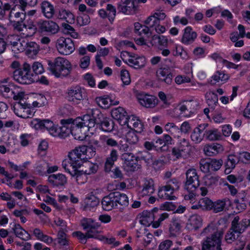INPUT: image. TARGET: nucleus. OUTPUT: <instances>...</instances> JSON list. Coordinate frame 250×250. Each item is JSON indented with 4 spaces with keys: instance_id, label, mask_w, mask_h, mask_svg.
<instances>
[{
    "instance_id": "1",
    "label": "nucleus",
    "mask_w": 250,
    "mask_h": 250,
    "mask_svg": "<svg viewBox=\"0 0 250 250\" xmlns=\"http://www.w3.org/2000/svg\"><path fill=\"white\" fill-rule=\"evenodd\" d=\"M223 232L218 230L216 226L211 224L205 228L201 233L203 236H207L202 243V250H222L221 238Z\"/></svg>"
},
{
    "instance_id": "45",
    "label": "nucleus",
    "mask_w": 250,
    "mask_h": 250,
    "mask_svg": "<svg viewBox=\"0 0 250 250\" xmlns=\"http://www.w3.org/2000/svg\"><path fill=\"white\" fill-rule=\"evenodd\" d=\"M100 128L104 132L112 131L114 127V123L111 120L105 118L99 125Z\"/></svg>"
},
{
    "instance_id": "23",
    "label": "nucleus",
    "mask_w": 250,
    "mask_h": 250,
    "mask_svg": "<svg viewBox=\"0 0 250 250\" xmlns=\"http://www.w3.org/2000/svg\"><path fill=\"white\" fill-rule=\"evenodd\" d=\"M155 191L154 182L151 178H146L142 185V189L139 191V196L144 197L150 196Z\"/></svg>"
},
{
    "instance_id": "62",
    "label": "nucleus",
    "mask_w": 250,
    "mask_h": 250,
    "mask_svg": "<svg viewBox=\"0 0 250 250\" xmlns=\"http://www.w3.org/2000/svg\"><path fill=\"white\" fill-rule=\"evenodd\" d=\"M87 236L88 238H93L97 239L100 241L103 240L104 238V236L100 234V232L95 229H90L87 232Z\"/></svg>"
},
{
    "instance_id": "8",
    "label": "nucleus",
    "mask_w": 250,
    "mask_h": 250,
    "mask_svg": "<svg viewBox=\"0 0 250 250\" xmlns=\"http://www.w3.org/2000/svg\"><path fill=\"white\" fill-rule=\"evenodd\" d=\"M31 65L24 63L22 69H18L14 71L13 77L15 81L22 84H29L35 80L34 75L30 72Z\"/></svg>"
},
{
    "instance_id": "25",
    "label": "nucleus",
    "mask_w": 250,
    "mask_h": 250,
    "mask_svg": "<svg viewBox=\"0 0 250 250\" xmlns=\"http://www.w3.org/2000/svg\"><path fill=\"white\" fill-rule=\"evenodd\" d=\"M48 181L53 187H61L67 183L66 176L61 173L51 174L48 177Z\"/></svg>"
},
{
    "instance_id": "11",
    "label": "nucleus",
    "mask_w": 250,
    "mask_h": 250,
    "mask_svg": "<svg viewBox=\"0 0 250 250\" xmlns=\"http://www.w3.org/2000/svg\"><path fill=\"white\" fill-rule=\"evenodd\" d=\"M56 48L62 55H68L75 50L74 44L71 39L61 37L56 41Z\"/></svg>"
},
{
    "instance_id": "27",
    "label": "nucleus",
    "mask_w": 250,
    "mask_h": 250,
    "mask_svg": "<svg viewBox=\"0 0 250 250\" xmlns=\"http://www.w3.org/2000/svg\"><path fill=\"white\" fill-rule=\"evenodd\" d=\"M181 220L176 217L172 219L169 227V235L170 237H175L181 232Z\"/></svg>"
},
{
    "instance_id": "47",
    "label": "nucleus",
    "mask_w": 250,
    "mask_h": 250,
    "mask_svg": "<svg viewBox=\"0 0 250 250\" xmlns=\"http://www.w3.org/2000/svg\"><path fill=\"white\" fill-rule=\"evenodd\" d=\"M194 103L190 102H186L185 104H182L179 107V110L181 113L183 114L184 116H188L189 114L193 112V104Z\"/></svg>"
},
{
    "instance_id": "13",
    "label": "nucleus",
    "mask_w": 250,
    "mask_h": 250,
    "mask_svg": "<svg viewBox=\"0 0 250 250\" xmlns=\"http://www.w3.org/2000/svg\"><path fill=\"white\" fill-rule=\"evenodd\" d=\"M147 0H125L124 2L118 3L117 9L120 12L126 15L135 13V2L146 3Z\"/></svg>"
},
{
    "instance_id": "51",
    "label": "nucleus",
    "mask_w": 250,
    "mask_h": 250,
    "mask_svg": "<svg viewBox=\"0 0 250 250\" xmlns=\"http://www.w3.org/2000/svg\"><path fill=\"white\" fill-rule=\"evenodd\" d=\"M229 76L225 74L223 71H217L216 73L212 76V79L215 82L213 84L220 82H225L229 79Z\"/></svg>"
},
{
    "instance_id": "15",
    "label": "nucleus",
    "mask_w": 250,
    "mask_h": 250,
    "mask_svg": "<svg viewBox=\"0 0 250 250\" xmlns=\"http://www.w3.org/2000/svg\"><path fill=\"white\" fill-rule=\"evenodd\" d=\"M9 79H4L0 82V95L5 98L13 97L15 100H19L22 95V93H16L13 90L10 85L5 84L8 82Z\"/></svg>"
},
{
    "instance_id": "54",
    "label": "nucleus",
    "mask_w": 250,
    "mask_h": 250,
    "mask_svg": "<svg viewBox=\"0 0 250 250\" xmlns=\"http://www.w3.org/2000/svg\"><path fill=\"white\" fill-rule=\"evenodd\" d=\"M189 224L195 229H198L202 225V219L199 215L194 214L189 219Z\"/></svg>"
},
{
    "instance_id": "2",
    "label": "nucleus",
    "mask_w": 250,
    "mask_h": 250,
    "mask_svg": "<svg viewBox=\"0 0 250 250\" xmlns=\"http://www.w3.org/2000/svg\"><path fill=\"white\" fill-rule=\"evenodd\" d=\"M87 126L79 127V158L90 159L95 155V150L91 145L92 134L88 132L89 128Z\"/></svg>"
},
{
    "instance_id": "42",
    "label": "nucleus",
    "mask_w": 250,
    "mask_h": 250,
    "mask_svg": "<svg viewBox=\"0 0 250 250\" xmlns=\"http://www.w3.org/2000/svg\"><path fill=\"white\" fill-rule=\"evenodd\" d=\"M205 136L207 139L210 141H215L219 140L222 136L220 132L217 129L205 130Z\"/></svg>"
},
{
    "instance_id": "20",
    "label": "nucleus",
    "mask_w": 250,
    "mask_h": 250,
    "mask_svg": "<svg viewBox=\"0 0 250 250\" xmlns=\"http://www.w3.org/2000/svg\"><path fill=\"white\" fill-rule=\"evenodd\" d=\"M111 113L112 118L116 120L121 125H125L128 123L129 117L124 108L118 107L113 109Z\"/></svg>"
},
{
    "instance_id": "63",
    "label": "nucleus",
    "mask_w": 250,
    "mask_h": 250,
    "mask_svg": "<svg viewBox=\"0 0 250 250\" xmlns=\"http://www.w3.org/2000/svg\"><path fill=\"white\" fill-rule=\"evenodd\" d=\"M106 12L110 21H113L116 13V8L112 4H108L106 6Z\"/></svg>"
},
{
    "instance_id": "60",
    "label": "nucleus",
    "mask_w": 250,
    "mask_h": 250,
    "mask_svg": "<svg viewBox=\"0 0 250 250\" xmlns=\"http://www.w3.org/2000/svg\"><path fill=\"white\" fill-rule=\"evenodd\" d=\"M126 141L130 144H135L138 141V137L136 133L131 131L128 132L125 135Z\"/></svg>"
},
{
    "instance_id": "14",
    "label": "nucleus",
    "mask_w": 250,
    "mask_h": 250,
    "mask_svg": "<svg viewBox=\"0 0 250 250\" xmlns=\"http://www.w3.org/2000/svg\"><path fill=\"white\" fill-rule=\"evenodd\" d=\"M230 227L234 232L241 234L248 227H250V219L244 218L240 220V217L236 216L231 221Z\"/></svg>"
},
{
    "instance_id": "64",
    "label": "nucleus",
    "mask_w": 250,
    "mask_h": 250,
    "mask_svg": "<svg viewBox=\"0 0 250 250\" xmlns=\"http://www.w3.org/2000/svg\"><path fill=\"white\" fill-rule=\"evenodd\" d=\"M138 159H139V157L135 156L131 152H125L122 155V159L124 161V163H127Z\"/></svg>"
},
{
    "instance_id": "44",
    "label": "nucleus",
    "mask_w": 250,
    "mask_h": 250,
    "mask_svg": "<svg viewBox=\"0 0 250 250\" xmlns=\"http://www.w3.org/2000/svg\"><path fill=\"white\" fill-rule=\"evenodd\" d=\"M33 233L38 240L48 244L52 242V238L47 235L44 234L42 231L39 228L35 229L33 231Z\"/></svg>"
},
{
    "instance_id": "43",
    "label": "nucleus",
    "mask_w": 250,
    "mask_h": 250,
    "mask_svg": "<svg viewBox=\"0 0 250 250\" xmlns=\"http://www.w3.org/2000/svg\"><path fill=\"white\" fill-rule=\"evenodd\" d=\"M129 65L136 69L140 68L145 66L146 64L145 58L144 57H139L134 59H129L128 60Z\"/></svg>"
},
{
    "instance_id": "38",
    "label": "nucleus",
    "mask_w": 250,
    "mask_h": 250,
    "mask_svg": "<svg viewBox=\"0 0 250 250\" xmlns=\"http://www.w3.org/2000/svg\"><path fill=\"white\" fill-rule=\"evenodd\" d=\"M150 43L152 45L166 46L167 44V39L164 36L154 35L151 37Z\"/></svg>"
},
{
    "instance_id": "34",
    "label": "nucleus",
    "mask_w": 250,
    "mask_h": 250,
    "mask_svg": "<svg viewBox=\"0 0 250 250\" xmlns=\"http://www.w3.org/2000/svg\"><path fill=\"white\" fill-rule=\"evenodd\" d=\"M126 125L128 127L131 128L132 126L136 132L141 133L143 130V125L141 121L136 117L132 116L129 117L128 123Z\"/></svg>"
},
{
    "instance_id": "49",
    "label": "nucleus",
    "mask_w": 250,
    "mask_h": 250,
    "mask_svg": "<svg viewBox=\"0 0 250 250\" xmlns=\"http://www.w3.org/2000/svg\"><path fill=\"white\" fill-rule=\"evenodd\" d=\"M81 119V121L79 122V127L80 126H87L88 127H94V122H93L92 115L90 114H86L84 115L79 119Z\"/></svg>"
},
{
    "instance_id": "40",
    "label": "nucleus",
    "mask_w": 250,
    "mask_h": 250,
    "mask_svg": "<svg viewBox=\"0 0 250 250\" xmlns=\"http://www.w3.org/2000/svg\"><path fill=\"white\" fill-rule=\"evenodd\" d=\"M207 103L210 108L214 109L218 103V96L213 92H207L206 94Z\"/></svg>"
},
{
    "instance_id": "55",
    "label": "nucleus",
    "mask_w": 250,
    "mask_h": 250,
    "mask_svg": "<svg viewBox=\"0 0 250 250\" xmlns=\"http://www.w3.org/2000/svg\"><path fill=\"white\" fill-rule=\"evenodd\" d=\"M232 229V228L230 227L225 235V240L228 243H231L241 235L240 234H237Z\"/></svg>"
},
{
    "instance_id": "24",
    "label": "nucleus",
    "mask_w": 250,
    "mask_h": 250,
    "mask_svg": "<svg viewBox=\"0 0 250 250\" xmlns=\"http://www.w3.org/2000/svg\"><path fill=\"white\" fill-rule=\"evenodd\" d=\"M159 215V218L157 221H154V218H152L148 219L147 218L141 217L140 222L141 224L146 226H149L150 225L152 224L154 228H157L160 225L161 222L168 216V214L167 213H160Z\"/></svg>"
},
{
    "instance_id": "56",
    "label": "nucleus",
    "mask_w": 250,
    "mask_h": 250,
    "mask_svg": "<svg viewBox=\"0 0 250 250\" xmlns=\"http://www.w3.org/2000/svg\"><path fill=\"white\" fill-rule=\"evenodd\" d=\"M201 206L203 210H211L212 207L213 202L208 197L201 199Z\"/></svg>"
},
{
    "instance_id": "59",
    "label": "nucleus",
    "mask_w": 250,
    "mask_h": 250,
    "mask_svg": "<svg viewBox=\"0 0 250 250\" xmlns=\"http://www.w3.org/2000/svg\"><path fill=\"white\" fill-rule=\"evenodd\" d=\"M175 56H180L183 60H187L188 58V53L184 49L183 46L177 45L175 47V53L174 54Z\"/></svg>"
},
{
    "instance_id": "53",
    "label": "nucleus",
    "mask_w": 250,
    "mask_h": 250,
    "mask_svg": "<svg viewBox=\"0 0 250 250\" xmlns=\"http://www.w3.org/2000/svg\"><path fill=\"white\" fill-rule=\"evenodd\" d=\"M91 113L92 121L94 122V126L96 124L99 125L105 118L99 110H93L91 111Z\"/></svg>"
},
{
    "instance_id": "35",
    "label": "nucleus",
    "mask_w": 250,
    "mask_h": 250,
    "mask_svg": "<svg viewBox=\"0 0 250 250\" xmlns=\"http://www.w3.org/2000/svg\"><path fill=\"white\" fill-rule=\"evenodd\" d=\"M35 127L41 129H46L48 131L54 125L51 120L48 119L40 120L36 119L33 122Z\"/></svg>"
},
{
    "instance_id": "17",
    "label": "nucleus",
    "mask_w": 250,
    "mask_h": 250,
    "mask_svg": "<svg viewBox=\"0 0 250 250\" xmlns=\"http://www.w3.org/2000/svg\"><path fill=\"white\" fill-rule=\"evenodd\" d=\"M38 29L42 33H48L52 34L57 33L59 29L58 24L50 21H40L37 22Z\"/></svg>"
},
{
    "instance_id": "29",
    "label": "nucleus",
    "mask_w": 250,
    "mask_h": 250,
    "mask_svg": "<svg viewBox=\"0 0 250 250\" xmlns=\"http://www.w3.org/2000/svg\"><path fill=\"white\" fill-rule=\"evenodd\" d=\"M99 199L93 195H91L85 198L84 205L82 208L83 210H91L92 208L97 207L99 204Z\"/></svg>"
},
{
    "instance_id": "31",
    "label": "nucleus",
    "mask_w": 250,
    "mask_h": 250,
    "mask_svg": "<svg viewBox=\"0 0 250 250\" xmlns=\"http://www.w3.org/2000/svg\"><path fill=\"white\" fill-rule=\"evenodd\" d=\"M12 229L17 237L24 241L30 239V235L20 224H15Z\"/></svg>"
},
{
    "instance_id": "22",
    "label": "nucleus",
    "mask_w": 250,
    "mask_h": 250,
    "mask_svg": "<svg viewBox=\"0 0 250 250\" xmlns=\"http://www.w3.org/2000/svg\"><path fill=\"white\" fill-rule=\"evenodd\" d=\"M208 126V124H203L195 127L190 135L191 140L195 144L200 143L203 140L204 136H205V130Z\"/></svg>"
},
{
    "instance_id": "21",
    "label": "nucleus",
    "mask_w": 250,
    "mask_h": 250,
    "mask_svg": "<svg viewBox=\"0 0 250 250\" xmlns=\"http://www.w3.org/2000/svg\"><path fill=\"white\" fill-rule=\"evenodd\" d=\"M197 37V34L193 31L190 26H187L184 30L181 42L185 45H189L194 42Z\"/></svg>"
},
{
    "instance_id": "3",
    "label": "nucleus",
    "mask_w": 250,
    "mask_h": 250,
    "mask_svg": "<svg viewBox=\"0 0 250 250\" xmlns=\"http://www.w3.org/2000/svg\"><path fill=\"white\" fill-rule=\"evenodd\" d=\"M100 142L104 146V147H110L112 149L110 154L106 158L104 164V170L106 172L111 171L119 157L117 150L115 148L118 147L119 144L117 140L107 135H102L99 138Z\"/></svg>"
},
{
    "instance_id": "39",
    "label": "nucleus",
    "mask_w": 250,
    "mask_h": 250,
    "mask_svg": "<svg viewBox=\"0 0 250 250\" xmlns=\"http://www.w3.org/2000/svg\"><path fill=\"white\" fill-rule=\"evenodd\" d=\"M66 98L69 102L77 103L78 100V87L72 86L67 90Z\"/></svg>"
},
{
    "instance_id": "19",
    "label": "nucleus",
    "mask_w": 250,
    "mask_h": 250,
    "mask_svg": "<svg viewBox=\"0 0 250 250\" xmlns=\"http://www.w3.org/2000/svg\"><path fill=\"white\" fill-rule=\"evenodd\" d=\"M231 205V202L228 198H224L213 202L211 211L214 213H218L226 210Z\"/></svg>"
},
{
    "instance_id": "28",
    "label": "nucleus",
    "mask_w": 250,
    "mask_h": 250,
    "mask_svg": "<svg viewBox=\"0 0 250 250\" xmlns=\"http://www.w3.org/2000/svg\"><path fill=\"white\" fill-rule=\"evenodd\" d=\"M112 192L108 196L104 197L102 201V208L104 210L106 211L111 210L117 208V204H115Z\"/></svg>"
},
{
    "instance_id": "16",
    "label": "nucleus",
    "mask_w": 250,
    "mask_h": 250,
    "mask_svg": "<svg viewBox=\"0 0 250 250\" xmlns=\"http://www.w3.org/2000/svg\"><path fill=\"white\" fill-rule=\"evenodd\" d=\"M136 97L141 105L146 108H153L157 104L158 100L156 97L144 92L138 93Z\"/></svg>"
},
{
    "instance_id": "9",
    "label": "nucleus",
    "mask_w": 250,
    "mask_h": 250,
    "mask_svg": "<svg viewBox=\"0 0 250 250\" xmlns=\"http://www.w3.org/2000/svg\"><path fill=\"white\" fill-rule=\"evenodd\" d=\"M165 61L166 62H168L171 64H167L165 66H162L158 69L156 71V76L159 81L169 85L172 82L173 77L171 68L174 67V63L168 59H166Z\"/></svg>"
},
{
    "instance_id": "50",
    "label": "nucleus",
    "mask_w": 250,
    "mask_h": 250,
    "mask_svg": "<svg viewBox=\"0 0 250 250\" xmlns=\"http://www.w3.org/2000/svg\"><path fill=\"white\" fill-rule=\"evenodd\" d=\"M138 159H136L127 163H124V168L127 172H134L140 168L141 166L137 164Z\"/></svg>"
},
{
    "instance_id": "30",
    "label": "nucleus",
    "mask_w": 250,
    "mask_h": 250,
    "mask_svg": "<svg viewBox=\"0 0 250 250\" xmlns=\"http://www.w3.org/2000/svg\"><path fill=\"white\" fill-rule=\"evenodd\" d=\"M80 224L84 229H95L100 226L99 223L90 218L83 217L81 219Z\"/></svg>"
},
{
    "instance_id": "5",
    "label": "nucleus",
    "mask_w": 250,
    "mask_h": 250,
    "mask_svg": "<svg viewBox=\"0 0 250 250\" xmlns=\"http://www.w3.org/2000/svg\"><path fill=\"white\" fill-rule=\"evenodd\" d=\"M166 185L158 188V195L159 198L166 200H173L175 196L172 195L174 191L179 189L180 182L176 178L165 182Z\"/></svg>"
},
{
    "instance_id": "58",
    "label": "nucleus",
    "mask_w": 250,
    "mask_h": 250,
    "mask_svg": "<svg viewBox=\"0 0 250 250\" xmlns=\"http://www.w3.org/2000/svg\"><path fill=\"white\" fill-rule=\"evenodd\" d=\"M218 179L214 176L207 175L204 178V184L208 187H211L216 185Z\"/></svg>"
},
{
    "instance_id": "57",
    "label": "nucleus",
    "mask_w": 250,
    "mask_h": 250,
    "mask_svg": "<svg viewBox=\"0 0 250 250\" xmlns=\"http://www.w3.org/2000/svg\"><path fill=\"white\" fill-rule=\"evenodd\" d=\"M208 162H209L211 171L219 170L223 164V161L221 159H208Z\"/></svg>"
},
{
    "instance_id": "26",
    "label": "nucleus",
    "mask_w": 250,
    "mask_h": 250,
    "mask_svg": "<svg viewBox=\"0 0 250 250\" xmlns=\"http://www.w3.org/2000/svg\"><path fill=\"white\" fill-rule=\"evenodd\" d=\"M203 150L206 155L211 156L222 152L224 151V147L219 144L214 143L205 145Z\"/></svg>"
},
{
    "instance_id": "48",
    "label": "nucleus",
    "mask_w": 250,
    "mask_h": 250,
    "mask_svg": "<svg viewBox=\"0 0 250 250\" xmlns=\"http://www.w3.org/2000/svg\"><path fill=\"white\" fill-rule=\"evenodd\" d=\"M48 167V163L44 161H41L36 164L35 167L36 172L39 175L46 174V169Z\"/></svg>"
},
{
    "instance_id": "12",
    "label": "nucleus",
    "mask_w": 250,
    "mask_h": 250,
    "mask_svg": "<svg viewBox=\"0 0 250 250\" xmlns=\"http://www.w3.org/2000/svg\"><path fill=\"white\" fill-rule=\"evenodd\" d=\"M200 185L199 177L196 169H189L186 172L185 188L188 191H195Z\"/></svg>"
},
{
    "instance_id": "10",
    "label": "nucleus",
    "mask_w": 250,
    "mask_h": 250,
    "mask_svg": "<svg viewBox=\"0 0 250 250\" xmlns=\"http://www.w3.org/2000/svg\"><path fill=\"white\" fill-rule=\"evenodd\" d=\"M23 95L19 99L20 101L15 103L12 106L14 112L18 117L26 119L33 115L31 110L30 104L26 103L24 100L21 99Z\"/></svg>"
},
{
    "instance_id": "4",
    "label": "nucleus",
    "mask_w": 250,
    "mask_h": 250,
    "mask_svg": "<svg viewBox=\"0 0 250 250\" xmlns=\"http://www.w3.org/2000/svg\"><path fill=\"white\" fill-rule=\"evenodd\" d=\"M48 69L57 77H65L68 75L71 70L70 62L62 57H57L54 61L48 60Z\"/></svg>"
},
{
    "instance_id": "46",
    "label": "nucleus",
    "mask_w": 250,
    "mask_h": 250,
    "mask_svg": "<svg viewBox=\"0 0 250 250\" xmlns=\"http://www.w3.org/2000/svg\"><path fill=\"white\" fill-rule=\"evenodd\" d=\"M38 26H36L32 24L25 25V27L22 29V37H30L33 36L36 32Z\"/></svg>"
},
{
    "instance_id": "6",
    "label": "nucleus",
    "mask_w": 250,
    "mask_h": 250,
    "mask_svg": "<svg viewBox=\"0 0 250 250\" xmlns=\"http://www.w3.org/2000/svg\"><path fill=\"white\" fill-rule=\"evenodd\" d=\"M77 119L74 120L72 118H68L61 120L62 126H59V137L64 138L71 133L75 139H78V124L77 122Z\"/></svg>"
},
{
    "instance_id": "37",
    "label": "nucleus",
    "mask_w": 250,
    "mask_h": 250,
    "mask_svg": "<svg viewBox=\"0 0 250 250\" xmlns=\"http://www.w3.org/2000/svg\"><path fill=\"white\" fill-rule=\"evenodd\" d=\"M238 158L236 155H229L225 164V173L229 174L231 171V170L234 168L236 165L238 163Z\"/></svg>"
},
{
    "instance_id": "7",
    "label": "nucleus",
    "mask_w": 250,
    "mask_h": 250,
    "mask_svg": "<svg viewBox=\"0 0 250 250\" xmlns=\"http://www.w3.org/2000/svg\"><path fill=\"white\" fill-rule=\"evenodd\" d=\"M68 159L64 160L62 162V167L67 171L71 176H76V181L78 177V147H76L75 149L68 154Z\"/></svg>"
},
{
    "instance_id": "32",
    "label": "nucleus",
    "mask_w": 250,
    "mask_h": 250,
    "mask_svg": "<svg viewBox=\"0 0 250 250\" xmlns=\"http://www.w3.org/2000/svg\"><path fill=\"white\" fill-rule=\"evenodd\" d=\"M117 208L119 205L126 207L128 205V198L126 194L119 192H112Z\"/></svg>"
},
{
    "instance_id": "33",
    "label": "nucleus",
    "mask_w": 250,
    "mask_h": 250,
    "mask_svg": "<svg viewBox=\"0 0 250 250\" xmlns=\"http://www.w3.org/2000/svg\"><path fill=\"white\" fill-rule=\"evenodd\" d=\"M9 45L11 46L12 51L14 53H18L25 50L27 43L24 41H21V39H18L17 41H10Z\"/></svg>"
},
{
    "instance_id": "61",
    "label": "nucleus",
    "mask_w": 250,
    "mask_h": 250,
    "mask_svg": "<svg viewBox=\"0 0 250 250\" xmlns=\"http://www.w3.org/2000/svg\"><path fill=\"white\" fill-rule=\"evenodd\" d=\"M144 22L150 29L155 28L159 23L153 15L148 17Z\"/></svg>"
},
{
    "instance_id": "36",
    "label": "nucleus",
    "mask_w": 250,
    "mask_h": 250,
    "mask_svg": "<svg viewBox=\"0 0 250 250\" xmlns=\"http://www.w3.org/2000/svg\"><path fill=\"white\" fill-rule=\"evenodd\" d=\"M41 9L42 12L46 18L48 19L52 18L55 10L53 5L50 2L47 1H43L42 3Z\"/></svg>"
},
{
    "instance_id": "41",
    "label": "nucleus",
    "mask_w": 250,
    "mask_h": 250,
    "mask_svg": "<svg viewBox=\"0 0 250 250\" xmlns=\"http://www.w3.org/2000/svg\"><path fill=\"white\" fill-rule=\"evenodd\" d=\"M27 45L25 47L26 53L30 56L36 55L39 51V46L35 42H27Z\"/></svg>"
},
{
    "instance_id": "18",
    "label": "nucleus",
    "mask_w": 250,
    "mask_h": 250,
    "mask_svg": "<svg viewBox=\"0 0 250 250\" xmlns=\"http://www.w3.org/2000/svg\"><path fill=\"white\" fill-rule=\"evenodd\" d=\"M81 161L83 160L82 164L79 162V177L84 174L89 175L96 172L98 166L88 161V159H81Z\"/></svg>"
},
{
    "instance_id": "52",
    "label": "nucleus",
    "mask_w": 250,
    "mask_h": 250,
    "mask_svg": "<svg viewBox=\"0 0 250 250\" xmlns=\"http://www.w3.org/2000/svg\"><path fill=\"white\" fill-rule=\"evenodd\" d=\"M58 18L59 19L64 20L69 23H71L74 20L73 14L64 9H62L59 11Z\"/></svg>"
}]
</instances>
